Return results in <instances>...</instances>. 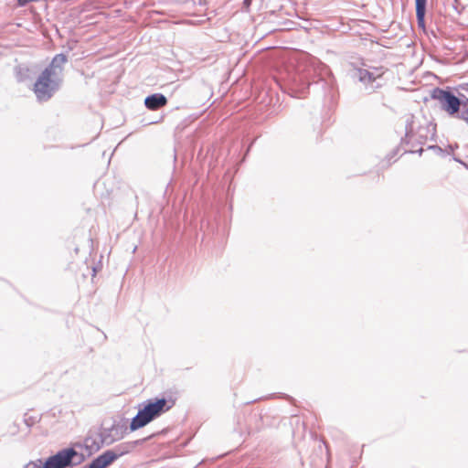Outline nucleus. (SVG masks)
I'll return each mask as SVG.
<instances>
[{"label": "nucleus", "instance_id": "obj_1", "mask_svg": "<svg viewBox=\"0 0 468 468\" xmlns=\"http://www.w3.org/2000/svg\"><path fill=\"white\" fill-rule=\"evenodd\" d=\"M174 405V399H157L154 401L150 400L132 420L130 424L131 431H136L144 427L155 418L168 411Z\"/></svg>", "mask_w": 468, "mask_h": 468}, {"label": "nucleus", "instance_id": "obj_2", "mask_svg": "<svg viewBox=\"0 0 468 468\" xmlns=\"http://www.w3.org/2000/svg\"><path fill=\"white\" fill-rule=\"evenodd\" d=\"M56 71L53 70V67L46 68L37 78L35 85L34 91L40 101L48 100L57 88V84L54 80Z\"/></svg>", "mask_w": 468, "mask_h": 468}, {"label": "nucleus", "instance_id": "obj_3", "mask_svg": "<svg viewBox=\"0 0 468 468\" xmlns=\"http://www.w3.org/2000/svg\"><path fill=\"white\" fill-rule=\"evenodd\" d=\"M80 461V454L73 448H67L48 458L44 468H66L78 464Z\"/></svg>", "mask_w": 468, "mask_h": 468}, {"label": "nucleus", "instance_id": "obj_4", "mask_svg": "<svg viewBox=\"0 0 468 468\" xmlns=\"http://www.w3.org/2000/svg\"><path fill=\"white\" fill-rule=\"evenodd\" d=\"M431 97L441 103V108L451 115L458 112L461 105L460 100L449 90L435 89Z\"/></svg>", "mask_w": 468, "mask_h": 468}, {"label": "nucleus", "instance_id": "obj_5", "mask_svg": "<svg viewBox=\"0 0 468 468\" xmlns=\"http://www.w3.org/2000/svg\"><path fill=\"white\" fill-rule=\"evenodd\" d=\"M167 103V99L163 94H153L146 97L144 104L147 109L151 111H156Z\"/></svg>", "mask_w": 468, "mask_h": 468}, {"label": "nucleus", "instance_id": "obj_6", "mask_svg": "<svg viewBox=\"0 0 468 468\" xmlns=\"http://www.w3.org/2000/svg\"><path fill=\"white\" fill-rule=\"evenodd\" d=\"M416 2V16L418 25L420 27H424V16L426 11V2L427 0H415Z\"/></svg>", "mask_w": 468, "mask_h": 468}, {"label": "nucleus", "instance_id": "obj_7", "mask_svg": "<svg viewBox=\"0 0 468 468\" xmlns=\"http://www.w3.org/2000/svg\"><path fill=\"white\" fill-rule=\"evenodd\" d=\"M67 61L66 56L63 54H58L54 57L51 64L48 67H53V70L55 68L59 65H63Z\"/></svg>", "mask_w": 468, "mask_h": 468}, {"label": "nucleus", "instance_id": "obj_8", "mask_svg": "<svg viewBox=\"0 0 468 468\" xmlns=\"http://www.w3.org/2000/svg\"><path fill=\"white\" fill-rule=\"evenodd\" d=\"M25 468H44V464H38L37 463H29L26 465Z\"/></svg>", "mask_w": 468, "mask_h": 468}, {"label": "nucleus", "instance_id": "obj_9", "mask_svg": "<svg viewBox=\"0 0 468 468\" xmlns=\"http://www.w3.org/2000/svg\"><path fill=\"white\" fill-rule=\"evenodd\" d=\"M464 120H465V122L468 123V117H467V118H465Z\"/></svg>", "mask_w": 468, "mask_h": 468}]
</instances>
